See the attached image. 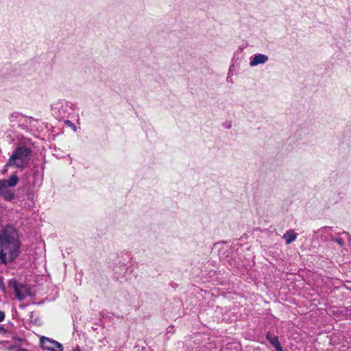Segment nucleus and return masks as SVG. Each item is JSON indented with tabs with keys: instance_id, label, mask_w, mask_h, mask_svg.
<instances>
[{
	"instance_id": "obj_20",
	"label": "nucleus",
	"mask_w": 351,
	"mask_h": 351,
	"mask_svg": "<svg viewBox=\"0 0 351 351\" xmlns=\"http://www.w3.org/2000/svg\"><path fill=\"white\" fill-rule=\"evenodd\" d=\"M73 351H80L79 349H75Z\"/></svg>"
},
{
	"instance_id": "obj_15",
	"label": "nucleus",
	"mask_w": 351,
	"mask_h": 351,
	"mask_svg": "<svg viewBox=\"0 0 351 351\" xmlns=\"http://www.w3.org/2000/svg\"><path fill=\"white\" fill-rule=\"evenodd\" d=\"M0 289L5 291V285L1 278H0Z\"/></svg>"
},
{
	"instance_id": "obj_2",
	"label": "nucleus",
	"mask_w": 351,
	"mask_h": 351,
	"mask_svg": "<svg viewBox=\"0 0 351 351\" xmlns=\"http://www.w3.org/2000/svg\"><path fill=\"white\" fill-rule=\"evenodd\" d=\"M31 154L32 150L30 148L19 145L12 152L6 163V166L24 169L27 166L30 160Z\"/></svg>"
},
{
	"instance_id": "obj_12",
	"label": "nucleus",
	"mask_w": 351,
	"mask_h": 351,
	"mask_svg": "<svg viewBox=\"0 0 351 351\" xmlns=\"http://www.w3.org/2000/svg\"><path fill=\"white\" fill-rule=\"evenodd\" d=\"M331 240L337 243L341 247L344 246V241L341 238H335L334 237H331Z\"/></svg>"
},
{
	"instance_id": "obj_10",
	"label": "nucleus",
	"mask_w": 351,
	"mask_h": 351,
	"mask_svg": "<svg viewBox=\"0 0 351 351\" xmlns=\"http://www.w3.org/2000/svg\"><path fill=\"white\" fill-rule=\"evenodd\" d=\"M332 228L329 226L322 227L317 231V234L319 237L324 240L330 238L331 239Z\"/></svg>"
},
{
	"instance_id": "obj_7",
	"label": "nucleus",
	"mask_w": 351,
	"mask_h": 351,
	"mask_svg": "<svg viewBox=\"0 0 351 351\" xmlns=\"http://www.w3.org/2000/svg\"><path fill=\"white\" fill-rule=\"evenodd\" d=\"M41 347L48 351H62L63 346L58 341L52 339L41 337L40 339Z\"/></svg>"
},
{
	"instance_id": "obj_19",
	"label": "nucleus",
	"mask_w": 351,
	"mask_h": 351,
	"mask_svg": "<svg viewBox=\"0 0 351 351\" xmlns=\"http://www.w3.org/2000/svg\"><path fill=\"white\" fill-rule=\"evenodd\" d=\"M230 127H231V125L229 123L228 125H226V128L229 129V128H230Z\"/></svg>"
},
{
	"instance_id": "obj_8",
	"label": "nucleus",
	"mask_w": 351,
	"mask_h": 351,
	"mask_svg": "<svg viewBox=\"0 0 351 351\" xmlns=\"http://www.w3.org/2000/svg\"><path fill=\"white\" fill-rule=\"evenodd\" d=\"M269 57L263 53H256L250 58V66L253 67L267 62Z\"/></svg>"
},
{
	"instance_id": "obj_4",
	"label": "nucleus",
	"mask_w": 351,
	"mask_h": 351,
	"mask_svg": "<svg viewBox=\"0 0 351 351\" xmlns=\"http://www.w3.org/2000/svg\"><path fill=\"white\" fill-rule=\"evenodd\" d=\"M52 114L58 119L69 117L73 112L72 104L64 99H59L51 104Z\"/></svg>"
},
{
	"instance_id": "obj_5",
	"label": "nucleus",
	"mask_w": 351,
	"mask_h": 351,
	"mask_svg": "<svg viewBox=\"0 0 351 351\" xmlns=\"http://www.w3.org/2000/svg\"><path fill=\"white\" fill-rule=\"evenodd\" d=\"M8 287L14 292L16 298L20 301L23 300L28 295L29 291L27 287L15 279L8 281Z\"/></svg>"
},
{
	"instance_id": "obj_16",
	"label": "nucleus",
	"mask_w": 351,
	"mask_h": 351,
	"mask_svg": "<svg viewBox=\"0 0 351 351\" xmlns=\"http://www.w3.org/2000/svg\"><path fill=\"white\" fill-rule=\"evenodd\" d=\"M15 351H32V350H28V349L24 348H19L17 350H16Z\"/></svg>"
},
{
	"instance_id": "obj_1",
	"label": "nucleus",
	"mask_w": 351,
	"mask_h": 351,
	"mask_svg": "<svg viewBox=\"0 0 351 351\" xmlns=\"http://www.w3.org/2000/svg\"><path fill=\"white\" fill-rule=\"evenodd\" d=\"M21 243L18 230L7 226L0 232V261L6 264L16 259L21 253Z\"/></svg>"
},
{
	"instance_id": "obj_6",
	"label": "nucleus",
	"mask_w": 351,
	"mask_h": 351,
	"mask_svg": "<svg viewBox=\"0 0 351 351\" xmlns=\"http://www.w3.org/2000/svg\"><path fill=\"white\" fill-rule=\"evenodd\" d=\"M9 119L12 126L18 125L19 127L26 129L28 124L30 123L32 118L20 112H14L10 114Z\"/></svg>"
},
{
	"instance_id": "obj_9",
	"label": "nucleus",
	"mask_w": 351,
	"mask_h": 351,
	"mask_svg": "<svg viewBox=\"0 0 351 351\" xmlns=\"http://www.w3.org/2000/svg\"><path fill=\"white\" fill-rule=\"evenodd\" d=\"M266 339L269 343L276 348V351H283L282 346L278 340V337L271 332H267L266 334Z\"/></svg>"
},
{
	"instance_id": "obj_11",
	"label": "nucleus",
	"mask_w": 351,
	"mask_h": 351,
	"mask_svg": "<svg viewBox=\"0 0 351 351\" xmlns=\"http://www.w3.org/2000/svg\"><path fill=\"white\" fill-rule=\"evenodd\" d=\"M297 236L298 234L293 233L292 230H288L283 234L282 238L286 240V244L289 245L296 239Z\"/></svg>"
},
{
	"instance_id": "obj_14",
	"label": "nucleus",
	"mask_w": 351,
	"mask_h": 351,
	"mask_svg": "<svg viewBox=\"0 0 351 351\" xmlns=\"http://www.w3.org/2000/svg\"><path fill=\"white\" fill-rule=\"evenodd\" d=\"M5 319V313L4 312L0 311V322H3Z\"/></svg>"
},
{
	"instance_id": "obj_3",
	"label": "nucleus",
	"mask_w": 351,
	"mask_h": 351,
	"mask_svg": "<svg viewBox=\"0 0 351 351\" xmlns=\"http://www.w3.org/2000/svg\"><path fill=\"white\" fill-rule=\"evenodd\" d=\"M19 181V178L16 174H12L8 180H0V196L5 201H12L16 195L13 190L10 188L16 186Z\"/></svg>"
},
{
	"instance_id": "obj_17",
	"label": "nucleus",
	"mask_w": 351,
	"mask_h": 351,
	"mask_svg": "<svg viewBox=\"0 0 351 351\" xmlns=\"http://www.w3.org/2000/svg\"><path fill=\"white\" fill-rule=\"evenodd\" d=\"M343 234H345L346 235H347V237H348V239L349 240H350V239H351V236H350V234L348 232H343Z\"/></svg>"
},
{
	"instance_id": "obj_13",
	"label": "nucleus",
	"mask_w": 351,
	"mask_h": 351,
	"mask_svg": "<svg viewBox=\"0 0 351 351\" xmlns=\"http://www.w3.org/2000/svg\"><path fill=\"white\" fill-rule=\"evenodd\" d=\"M64 123L66 125H69L70 126L71 128H72V129L74 130V131H76L77 130V128L76 126L69 120H66L64 121Z\"/></svg>"
},
{
	"instance_id": "obj_18",
	"label": "nucleus",
	"mask_w": 351,
	"mask_h": 351,
	"mask_svg": "<svg viewBox=\"0 0 351 351\" xmlns=\"http://www.w3.org/2000/svg\"><path fill=\"white\" fill-rule=\"evenodd\" d=\"M232 66H230V69H229V72H228V75H230V72L231 71H232Z\"/></svg>"
}]
</instances>
